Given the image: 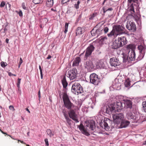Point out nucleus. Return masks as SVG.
<instances>
[{"label": "nucleus", "instance_id": "50", "mask_svg": "<svg viewBox=\"0 0 146 146\" xmlns=\"http://www.w3.org/2000/svg\"><path fill=\"white\" fill-rule=\"evenodd\" d=\"M9 108L10 110H13V111H14L15 110L14 108V107L13 106H12V105L10 106L9 107Z\"/></svg>", "mask_w": 146, "mask_h": 146}, {"label": "nucleus", "instance_id": "11", "mask_svg": "<svg viewBox=\"0 0 146 146\" xmlns=\"http://www.w3.org/2000/svg\"><path fill=\"white\" fill-rule=\"evenodd\" d=\"M115 105L111 104L109 105L106 106V112L107 113L110 114L112 112H115L116 111L115 107L114 106Z\"/></svg>", "mask_w": 146, "mask_h": 146}, {"label": "nucleus", "instance_id": "51", "mask_svg": "<svg viewBox=\"0 0 146 146\" xmlns=\"http://www.w3.org/2000/svg\"><path fill=\"white\" fill-rule=\"evenodd\" d=\"M63 115H64L65 119H66L67 118H69V117L68 116V114H67L66 113H65V112L64 113Z\"/></svg>", "mask_w": 146, "mask_h": 146}, {"label": "nucleus", "instance_id": "29", "mask_svg": "<svg viewBox=\"0 0 146 146\" xmlns=\"http://www.w3.org/2000/svg\"><path fill=\"white\" fill-rule=\"evenodd\" d=\"M127 48L128 49H131V50H134L135 47V45L133 44H129L127 46Z\"/></svg>", "mask_w": 146, "mask_h": 146}, {"label": "nucleus", "instance_id": "2", "mask_svg": "<svg viewBox=\"0 0 146 146\" xmlns=\"http://www.w3.org/2000/svg\"><path fill=\"white\" fill-rule=\"evenodd\" d=\"M84 125L85 126L87 127H86V129H85L83 124L82 123H81L80 125L78 126V127L82 133L88 136L89 135V134L87 132V130L88 129V128L89 129H91V120H89L85 121Z\"/></svg>", "mask_w": 146, "mask_h": 146}, {"label": "nucleus", "instance_id": "17", "mask_svg": "<svg viewBox=\"0 0 146 146\" xmlns=\"http://www.w3.org/2000/svg\"><path fill=\"white\" fill-rule=\"evenodd\" d=\"M91 54V44H90L86 49V51L84 58V60H86L90 56Z\"/></svg>", "mask_w": 146, "mask_h": 146}, {"label": "nucleus", "instance_id": "56", "mask_svg": "<svg viewBox=\"0 0 146 146\" xmlns=\"http://www.w3.org/2000/svg\"><path fill=\"white\" fill-rule=\"evenodd\" d=\"M130 10L131 11H133V13L135 12L134 10L133 7H131L130 9Z\"/></svg>", "mask_w": 146, "mask_h": 146}, {"label": "nucleus", "instance_id": "41", "mask_svg": "<svg viewBox=\"0 0 146 146\" xmlns=\"http://www.w3.org/2000/svg\"><path fill=\"white\" fill-rule=\"evenodd\" d=\"M80 1H78L77 2V4H76L74 5V7L76 9H78L79 8V5L80 3Z\"/></svg>", "mask_w": 146, "mask_h": 146}, {"label": "nucleus", "instance_id": "38", "mask_svg": "<svg viewBox=\"0 0 146 146\" xmlns=\"http://www.w3.org/2000/svg\"><path fill=\"white\" fill-rule=\"evenodd\" d=\"M39 69L40 72L41 78V79H42L43 78V74H42V70L41 68V66L40 65L39 66Z\"/></svg>", "mask_w": 146, "mask_h": 146}, {"label": "nucleus", "instance_id": "19", "mask_svg": "<svg viewBox=\"0 0 146 146\" xmlns=\"http://www.w3.org/2000/svg\"><path fill=\"white\" fill-rule=\"evenodd\" d=\"M97 26H96L93 28L92 31L96 30V33L95 35L98 36L99 35L103 33V29L102 28L100 27L97 29Z\"/></svg>", "mask_w": 146, "mask_h": 146}, {"label": "nucleus", "instance_id": "33", "mask_svg": "<svg viewBox=\"0 0 146 146\" xmlns=\"http://www.w3.org/2000/svg\"><path fill=\"white\" fill-rule=\"evenodd\" d=\"M46 132H47V134L49 135L50 137L54 135V134L52 133L50 129H47L46 130Z\"/></svg>", "mask_w": 146, "mask_h": 146}, {"label": "nucleus", "instance_id": "54", "mask_svg": "<svg viewBox=\"0 0 146 146\" xmlns=\"http://www.w3.org/2000/svg\"><path fill=\"white\" fill-rule=\"evenodd\" d=\"M137 0H128V1L129 2L131 3V2H135Z\"/></svg>", "mask_w": 146, "mask_h": 146}, {"label": "nucleus", "instance_id": "24", "mask_svg": "<svg viewBox=\"0 0 146 146\" xmlns=\"http://www.w3.org/2000/svg\"><path fill=\"white\" fill-rule=\"evenodd\" d=\"M91 61L90 60L86 61L85 65V67L87 69L89 72L91 71Z\"/></svg>", "mask_w": 146, "mask_h": 146}, {"label": "nucleus", "instance_id": "52", "mask_svg": "<svg viewBox=\"0 0 146 146\" xmlns=\"http://www.w3.org/2000/svg\"><path fill=\"white\" fill-rule=\"evenodd\" d=\"M22 7L24 9H27V7L25 6V3H23L22 4Z\"/></svg>", "mask_w": 146, "mask_h": 146}, {"label": "nucleus", "instance_id": "37", "mask_svg": "<svg viewBox=\"0 0 146 146\" xmlns=\"http://www.w3.org/2000/svg\"><path fill=\"white\" fill-rule=\"evenodd\" d=\"M67 123H68V125H71L72 122V121L69 118H68L66 119Z\"/></svg>", "mask_w": 146, "mask_h": 146}, {"label": "nucleus", "instance_id": "6", "mask_svg": "<svg viewBox=\"0 0 146 146\" xmlns=\"http://www.w3.org/2000/svg\"><path fill=\"white\" fill-rule=\"evenodd\" d=\"M72 91L74 94L78 95L82 93L83 92L82 88L80 84L76 82L72 85Z\"/></svg>", "mask_w": 146, "mask_h": 146}, {"label": "nucleus", "instance_id": "55", "mask_svg": "<svg viewBox=\"0 0 146 146\" xmlns=\"http://www.w3.org/2000/svg\"><path fill=\"white\" fill-rule=\"evenodd\" d=\"M18 143H19V141H20L21 143H22L23 144H24L25 145H26V143H24L23 141H21V140H18Z\"/></svg>", "mask_w": 146, "mask_h": 146}, {"label": "nucleus", "instance_id": "8", "mask_svg": "<svg viewBox=\"0 0 146 146\" xmlns=\"http://www.w3.org/2000/svg\"><path fill=\"white\" fill-rule=\"evenodd\" d=\"M127 117L132 123H136L138 119L137 114L130 112H128L127 114Z\"/></svg>", "mask_w": 146, "mask_h": 146}, {"label": "nucleus", "instance_id": "64", "mask_svg": "<svg viewBox=\"0 0 146 146\" xmlns=\"http://www.w3.org/2000/svg\"><path fill=\"white\" fill-rule=\"evenodd\" d=\"M51 10L52 11H56V9H54L53 8H51Z\"/></svg>", "mask_w": 146, "mask_h": 146}, {"label": "nucleus", "instance_id": "4", "mask_svg": "<svg viewBox=\"0 0 146 146\" xmlns=\"http://www.w3.org/2000/svg\"><path fill=\"white\" fill-rule=\"evenodd\" d=\"M93 61L92 64V69H96V68H106V62L104 60H100L94 62Z\"/></svg>", "mask_w": 146, "mask_h": 146}, {"label": "nucleus", "instance_id": "61", "mask_svg": "<svg viewBox=\"0 0 146 146\" xmlns=\"http://www.w3.org/2000/svg\"><path fill=\"white\" fill-rule=\"evenodd\" d=\"M25 109H26V110L29 113H30V111L29 110V109L27 108H26Z\"/></svg>", "mask_w": 146, "mask_h": 146}, {"label": "nucleus", "instance_id": "22", "mask_svg": "<svg viewBox=\"0 0 146 146\" xmlns=\"http://www.w3.org/2000/svg\"><path fill=\"white\" fill-rule=\"evenodd\" d=\"M123 105L125 108H132V103L130 100H125Z\"/></svg>", "mask_w": 146, "mask_h": 146}, {"label": "nucleus", "instance_id": "49", "mask_svg": "<svg viewBox=\"0 0 146 146\" xmlns=\"http://www.w3.org/2000/svg\"><path fill=\"white\" fill-rule=\"evenodd\" d=\"M103 12L104 13H105V12H106L107 11H112V10H113V9L112 8H108V9H107L106 10H105L104 9H103Z\"/></svg>", "mask_w": 146, "mask_h": 146}, {"label": "nucleus", "instance_id": "14", "mask_svg": "<svg viewBox=\"0 0 146 146\" xmlns=\"http://www.w3.org/2000/svg\"><path fill=\"white\" fill-rule=\"evenodd\" d=\"M117 40L121 47L125 45L127 42L126 38L125 36L118 37Z\"/></svg>", "mask_w": 146, "mask_h": 146}, {"label": "nucleus", "instance_id": "42", "mask_svg": "<svg viewBox=\"0 0 146 146\" xmlns=\"http://www.w3.org/2000/svg\"><path fill=\"white\" fill-rule=\"evenodd\" d=\"M103 29L105 33H106L108 32L109 30V29L108 27H106Z\"/></svg>", "mask_w": 146, "mask_h": 146}, {"label": "nucleus", "instance_id": "47", "mask_svg": "<svg viewBox=\"0 0 146 146\" xmlns=\"http://www.w3.org/2000/svg\"><path fill=\"white\" fill-rule=\"evenodd\" d=\"M5 2L4 1H2L0 5V7H3L5 5Z\"/></svg>", "mask_w": 146, "mask_h": 146}, {"label": "nucleus", "instance_id": "23", "mask_svg": "<svg viewBox=\"0 0 146 146\" xmlns=\"http://www.w3.org/2000/svg\"><path fill=\"white\" fill-rule=\"evenodd\" d=\"M84 29L80 27H78L76 29V36L82 34L84 32Z\"/></svg>", "mask_w": 146, "mask_h": 146}, {"label": "nucleus", "instance_id": "63", "mask_svg": "<svg viewBox=\"0 0 146 146\" xmlns=\"http://www.w3.org/2000/svg\"><path fill=\"white\" fill-rule=\"evenodd\" d=\"M20 84H17V86L18 88V90H19V89H20Z\"/></svg>", "mask_w": 146, "mask_h": 146}, {"label": "nucleus", "instance_id": "30", "mask_svg": "<svg viewBox=\"0 0 146 146\" xmlns=\"http://www.w3.org/2000/svg\"><path fill=\"white\" fill-rule=\"evenodd\" d=\"M130 81L129 79H127L125 82V85L126 87H129L130 86Z\"/></svg>", "mask_w": 146, "mask_h": 146}, {"label": "nucleus", "instance_id": "35", "mask_svg": "<svg viewBox=\"0 0 146 146\" xmlns=\"http://www.w3.org/2000/svg\"><path fill=\"white\" fill-rule=\"evenodd\" d=\"M69 23H66L65 24V31L64 33H66L68 31V27Z\"/></svg>", "mask_w": 146, "mask_h": 146}, {"label": "nucleus", "instance_id": "5", "mask_svg": "<svg viewBox=\"0 0 146 146\" xmlns=\"http://www.w3.org/2000/svg\"><path fill=\"white\" fill-rule=\"evenodd\" d=\"M111 123H112V121L107 118H106L104 120H101L99 121L100 126L104 128L107 131L109 130Z\"/></svg>", "mask_w": 146, "mask_h": 146}, {"label": "nucleus", "instance_id": "1", "mask_svg": "<svg viewBox=\"0 0 146 146\" xmlns=\"http://www.w3.org/2000/svg\"><path fill=\"white\" fill-rule=\"evenodd\" d=\"M124 33V27L121 25H116L113 27L112 30L108 34V35L109 37L114 38Z\"/></svg>", "mask_w": 146, "mask_h": 146}, {"label": "nucleus", "instance_id": "34", "mask_svg": "<svg viewBox=\"0 0 146 146\" xmlns=\"http://www.w3.org/2000/svg\"><path fill=\"white\" fill-rule=\"evenodd\" d=\"M33 2L35 4H38L42 3L43 2V1L42 0H33Z\"/></svg>", "mask_w": 146, "mask_h": 146}, {"label": "nucleus", "instance_id": "60", "mask_svg": "<svg viewBox=\"0 0 146 146\" xmlns=\"http://www.w3.org/2000/svg\"><path fill=\"white\" fill-rule=\"evenodd\" d=\"M9 39L8 38H7L5 40L6 42L7 43H8L9 42Z\"/></svg>", "mask_w": 146, "mask_h": 146}, {"label": "nucleus", "instance_id": "28", "mask_svg": "<svg viewBox=\"0 0 146 146\" xmlns=\"http://www.w3.org/2000/svg\"><path fill=\"white\" fill-rule=\"evenodd\" d=\"M138 48L139 50V52L145 53V48L142 45H140L138 46Z\"/></svg>", "mask_w": 146, "mask_h": 146}, {"label": "nucleus", "instance_id": "59", "mask_svg": "<svg viewBox=\"0 0 146 146\" xmlns=\"http://www.w3.org/2000/svg\"><path fill=\"white\" fill-rule=\"evenodd\" d=\"M89 79L90 82H91V74L90 75L89 77Z\"/></svg>", "mask_w": 146, "mask_h": 146}, {"label": "nucleus", "instance_id": "7", "mask_svg": "<svg viewBox=\"0 0 146 146\" xmlns=\"http://www.w3.org/2000/svg\"><path fill=\"white\" fill-rule=\"evenodd\" d=\"M123 118V114L121 113H117L113 115L114 123L118 125L120 124Z\"/></svg>", "mask_w": 146, "mask_h": 146}, {"label": "nucleus", "instance_id": "3", "mask_svg": "<svg viewBox=\"0 0 146 146\" xmlns=\"http://www.w3.org/2000/svg\"><path fill=\"white\" fill-rule=\"evenodd\" d=\"M63 99L65 106L67 109L71 110L72 108H74V105L70 101L68 96L66 93L64 92L63 93Z\"/></svg>", "mask_w": 146, "mask_h": 146}, {"label": "nucleus", "instance_id": "13", "mask_svg": "<svg viewBox=\"0 0 146 146\" xmlns=\"http://www.w3.org/2000/svg\"><path fill=\"white\" fill-rule=\"evenodd\" d=\"M127 28L132 32L135 31L136 29V27L135 23L130 21L126 25Z\"/></svg>", "mask_w": 146, "mask_h": 146}, {"label": "nucleus", "instance_id": "58", "mask_svg": "<svg viewBox=\"0 0 146 146\" xmlns=\"http://www.w3.org/2000/svg\"><path fill=\"white\" fill-rule=\"evenodd\" d=\"M51 58V56L50 55H48V56L46 58L47 59H50Z\"/></svg>", "mask_w": 146, "mask_h": 146}, {"label": "nucleus", "instance_id": "32", "mask_svg": "<svg viewBox=\"0 0 146 146\" xmlns=\"http://www.w3.org/2000/svg\"><path fill=\"white\" fill-rule=\"evenodd\" d=\"M123 61L124 62H126L127 60H128V61H130L129 58V56H127V55H123Z\"/></svg>", "mask_w": 146, "mask_h": 146}, {"label": "nucleus", "instance_id": "40", "mask_svg": "<svg viewBox=\"0 0 146 146\" xmlns=\"http://www.w3.org/2000/svg\"><path fill=\"white\" fill-rule=\"evenodd\" d=\"M1 66L3 67H5L7 65V63L4 62H1Z\"/></svg>", "mask_w": 146, "mask_h": 146}, {"label": "nucleus", "instance_id": "9", "mask_svg": "<svg viewBox=\"0 0 146 146\" xmlns=\"http://www.w3.org/2000/svg\"><path fill=\"white\" fill-rule=\"evenodd\" d=\"M77 72L76 68H74L69 70L67 73V76L70 80H73L77 77Z\"/></svg>", "mask_w": 146, "mask_h": 146}, {"label": "nucleus", "instance_id": "62", "mask_svg": "<svg viewBox=\"0 0 146 146\" xmlns=\"http://www.w3.org/2000/svg\"><path fill=\"white\" fill-rule=\"evenodd\" d=\"M3 134L6 135H7L8 136V134H7V133L4 132L3 131H2V133Z\"/></svg>", "mask_w": 146, "mask_h": 146}, {"label": "nucleus", "instance_id": "31", "mask_svg": "<svg viewBox=\"0 0 146 146\" xmlns=\"http://www.w3.org/2000/svg\"><path fill=\"white\" fill-rule=\"evenodd\" d=\"M145 53H142L141 52H139V54L137 58V60H139L142 59L145 55Z\"/></svg>", "mask_w": 146, "mask_h": 146}, {"label": "nucleus", "instance_id": "20", "mask_svg": "<svg viewBox=\"0 0 146 146\" xmlns=\"http://www.w3.org/2000/svg\"><path fill=\"white\" fill-rule=\"evenodd\" d=\"M129 57L130 60H134L135 58V53L134 50H131L129 52Z\"/></svg>", "mask_w": 146, "mask_h": 146}, {"label": "nucleus", "instance_id": "48", "mask_svg": "<svg viewBox=\"0 0 146 146\" xmlns=\"http://www.w3.org/2000/svg\"><path fill=\"white\" fill-rule=\"evenodd\" d=\"M23 62V60L21 58H20V60L19 64V68L20 67L21 65L22 64Z\"/></svg>", "mask_w": 146, "mask_h": 146}, {"label": "nucleus", "instance_id": "12", "mask_svg": "<svg viewBox=\"0 0 146 146\" xmlns=\"http://www.w3.org/2000/svg\"><path fill=\"white\" fill-rule=\"evenodd\" d=\"M110 63L111 66L115 67L120 64L118 59L115 57L112 58L110 59Z\"/></svg>", "mask_w": 146, "mask_h": 146}, {"label": "nucleus", "instance_id": "16", "mask_svg": "<svg viewBox=\"0 0 146 146\" xmlns=\"http://www.w3.org/2000/svg\"><path fill=\"white\" fill-rule=\"evenodd\" d=\"M99 82L98 76L95 73H92V84L97 85Z\"/></svg>", "mask_w": 146, "mask_h": 146}, {"label": "nucleus", "instance_id": "25", "mask_svg": "<svg viewBox=\"0 0 146 146\" xmlns=\"http://www.w3.org/2000/svg\"><path fill=\"white\" fill-rule=\"evenodd\" d=\"M80 60V57H76L73 62L72 66H78Z\"/></svg>", "mask_w": 146, "mask_h": 146}, {"label": "nucleus", "instance_id": "39", "mask_svg": "<svg viewBox=\"0 0 146 146\" xmlns=\"http://www.w3.org/2000/svg\"><path fill=\"white\" fill-rule=\"evenodd\" d=\"M142 106L144 108V111L146 112V102H143Z\"/></svg>", "mask_w": 146, "mask_h": 146}, {"label": "nucleus", "instance_id": "45", "mask_svg": "<svg viewBox=\"0 0 146 146\" xmlns=\"http://www.w3.org/2000/svg\"><path fill=\"white\" fill-rule=\"evenodd\" d=\"M70 0H62L61 3L62 4L66 3L67 2H68Z\"/></svg>", "mask_w": 146, "mask_h": 146}, {"label": "nucleus", "instance_id": "44", "mask_svg": "<svg viewBox=\"0 0 146 146\" xmlns=\"http://www.w3.org/2000/svg\"><path fill=\"white\" fill-rule=\"evenodd\" d=\"M16 12L17 13H18L20 17H22L23 16V13L21 11H20L19 12L16 11Z\"/></svg>", "mask_w": 146, "mask_h": 146}, {"label": "nucleus", "instance_id": "57", "mask_svg": "<svg viewBox=\"0 0 146 146\" xmlns=\"http://www.w3.org/2000/svg\"><path fill=\"white\" fill-rule=\"evenodd\" d=\"M8 75L9 76H13V74H12L10 72H9L8 73Z\"/></svg>", "mask_w": 146, "mask_h": 146}, {"label": "nucleus", "instance_id": "36", "mask_svg": "<svg viewBox=\"0 0 146 146\" xmlns=\"http://www.w3.org/2000/svg\"><path fill=\"white\" fill-rule=\"evenodd\" d=\"M100 41L101 42H103L106 40L107 38L106 37L104 36H101L99 39Z\"/></svg>", "mask_w": 146, "mask_h": 146}, {"label": "nucleus", "instance_id": "43", "mask_svg": "<svg viewBox=\"0 0 146 146\" xmlns=\"http://www.w3.org/2000/svg\"><path fill=\"white\" fill-rule=\"evenodd\" d=\"M95 123L94 121H92V130H94L93 128L95 127Z\"/></svg>", "mask_w": 146, "mask_h": 146}, {"label": "nucleus", "instance_id": "10", "mask_svg": "<svg viewBox=\"0 0 146 146\" xmlns=\"http://www.w3.org/2000/svg\"><path fill=\"white\" fill-rule=\"evenodd\" d=\"M68 115L70 118H71L76 122H79L78 117L75 111L73 110H70L68 112Z\"/></svg>", "mask_w": 146, "mask_h": 146}, {"label": "nucleus", "instance_id": "27", "mask_svg": "<svg viewBox=\"0 0 146 146\" xmlns=\"http://www.w3.org/2000/svg\"><path fill=\"white\" fill-rule=\"evenodd\" d=\"M62 82L63 88H66L67 86L68 83L67 82L65 76H64L62 80Z\"/></svg>", "mask_w": 146, "mask_h": 146}, {"label": "nucleus", "instance_id": "26", "mask_svg": "<svg viewBox=\"0 0 146 146\" xmlns=\"http://www.w3.org/2000/svg\"><path fill=\"white\" fill-rule=\"evenodd\" d=\"M53 0H47L46 2V5L48 7H51L53 5Z\"/></svg>", "mask_w": 146, "mask_h": 146}, {"label": "nucleus", "instance_id": "46", "mask_svg": "<svg viewBox=\"0 0 146 146\" xmlns=\"http://www.w3.org/2000/svg\"><path fill=\"white\" fill-rule=\"evenodd\" d=\"M44 141L45 143V144L46 146H48L49 145L48 142V139L46 138L44 139Z\"/></svg>", "mask_w": 146, "mask_h": 146}, {"label": "nucleus", "instance_id": "21", "mask_svg": "<svg viewBox=\"0 0 146 146\" xmlns=\"http://www.w3.org/2000/svg\"><path fill=\"white\" fill-rule=\"evenodd\" d=\"M111 46L112 48L115 49H117L121 47L116 39L112 42Z\"/></svg>", "mask_w": 146, "mask_h": 146}, {"label": "nucleus", "instance_id": "18", "mask_svg": "<svg viewBox=\"0 0 146 146\" xmlns=\"http://www.w3.org/2000/svg\"><path fill=\"white\" fill-rule=\"evenodd\" d=\"M113 104L115 105L114 106L115 107L116 111H118L119 110H121L123 108V105L122 102H117L116 103H113Z\"/></svg>", "mask_w": 146, "mask_h": 146}, {"label": "nucleus", "instance_id": "15", "mask_svg": "<svg viewBox=\"0 0 146 146\" xmlns=\"http://www.w3.org/2000/svg\"><path fill=\"white\" fill-rule=\"evenodd\" d=\"M130 121L123 119L119 125L117 127V128H122L127 127L130 124Z\"/></svg>", "mask_w": 146, "mask_h": 146}, {"label": "nucleus", "instance_id": "53", "mask_svg": "<svg viewBox=\"0 0 146 146\" xmlns=\"http://www.w3.org/2000/svg\"><path fill=\"white\" fill-rule=\"evenodd\" d=\"M21 80V79H20L19 78H18V81H17V84H20Z\"/></svg>", "mask_w": 146, "mask_h": 146}]
</instances>
